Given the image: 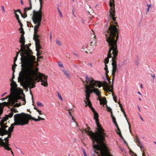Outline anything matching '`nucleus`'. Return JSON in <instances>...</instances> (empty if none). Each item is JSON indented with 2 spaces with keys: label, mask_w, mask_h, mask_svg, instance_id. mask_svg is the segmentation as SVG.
Instances as JSON below:
<instances>
[{
  "label": "nucleus",
  "mask_w": 156,
  "mask_h": 156,
  "mask_svg": "<svg viewBox=\"0 0 156 156\" xmlns=\"http://www.w3.org/2000/svg\"><path fill=\"white\" fill-rule=\"evenodd\" d=\"M109 5L110 9L109 10V15L108 17L110 27L108 30L105 33L107 42L108 43L109 50L108 51L107 57L105 60V63H108L110 58H112V65L113 62L115 61L117 64V57L118 53L117 49V41L119 38L118 26L117 25V23L115 22L116 17H115V12L114 0H110Z\"/></svg>",
  "instance_id": "nucleus-1"
},
{
  "label": "nucleus",
  "mask_w": 156,
  "mask_h": 156,
  "mask_svg": "<svg viewBox=\"0 0 156 156\" xmlns=\"http://www.w3.org/2000/svg\"><path fill=\"white\" fill-rule=\"evenodd\" d=\"M26 57L22 59L21 66L22 73L26 77V84L27 87L30 89L35 87L36 81H41V84L44 87H47L48 84L47 82V76L39 72H36L33 69L35 60V56H31L29 59Z\"/></svg>",
  "instance_id": "nucleus-2"
},
{
  "label": "nucleus",
  "mask_w": 156,
  "mask_h": 156,
  "mask_svg": "<svg viewBox=\"0 0 156 156\" xmlns=\"http://www.w3.org/2000/svg\"><path fill=\"white\" fill-rule=\"evenodd\" d=\"M94 119L95 120L97 127V128H96L97 131L95 133L92 131H87L86 130L85 131L86 133L92 139L93 148L98 150L101 149L102 154H103L105 153H106L107 151L105 144V142H106L105 137L107 136L105 133V130L99 124L98 113L96 112L94 113Z\"/></svg>",
  "instance_id": "nucleus-3"
},
{
  "label": "nucleus",
  "mask_w": 156,
  "mask_h": 156,
  "mask_svg": "<svg viewBox=\"0 0 156 156\" xmlns=\"http://www.w3.org/2000/svg\"><path fill=\"white\" fill-rule=\"evenodd\" d=\"M85 86L86 91L90 94L92 92L95 93L99 97L101 95V92L99 90L95 88L98 87L100 88L102 86V83L99 81H95L92 77L89 78L87 76H86V81L84 83Z\"/></svg>",
  "instance_id": "nucleus-4"
},
{
  "label": "nucleus",
  "mask_w": 156,
  "mask_h": 156,
  "mask_svg": "<svg viewBox=\"0 0 156 156\" xmlns=\"http://www.w3.org/2000/svg\"><path fill=\"white\" fill-rule=\"evenodd\" d=\"M24 35L21 34L20 41V42L21 43V44L20 45L21 48L20 49V51H21L20 54V55H21L20 58L21 62H22V59L24 57H26L27 58V59H29L30 58V57L31 56H34L32 55L33 53L32 50H30L27 45H26L27 46V49L24 46L25 39Z\"/></svg>",
  "instance_id": "nucleus-5"
},
{
  "label": "nucleus",
  "mask_w": 156,
  "mask_h": 156,
  "mask_svg": "<svg viewBox=\"0 0 156 156\" xmlns=\"http://www.w3.org/2000/svg\"><path fill=\"white\" fill-rule=\"evenodd\" d=\"M32 19L34 24H36L34 27L33 38L35 43L39 42H40V40L39 39V38L40 36L38 35L37 33L38 31V29L41 25L42 16L33 15Z\"/></svg>",
  "instance_id": "nucleus-6"
},
{
  "label": "nucleus",
  "mask_w": 156,
  "mask_h": 156,
  "mask_svg": "<svg viewBox=\"0 0 156 156\" xmlns=\"http://www.w3.org/2000/svg\"><path fill=\"white\" fill-rule=\"evenodd\" d=\"M14 120L15 122L12 124H11V126L8 129V130L6 129V128H5V129L7 131H4L1 134L0 133V135L3 136L7 134L8 133H11L13 130L14 128V126L16 125H21L22 126L25 125V123H23L21 119L19 114H17L15 115L14 116Z\"/></svg>",
  "instance_id": "nucleus-7"
},
{
  "label": "nucleus",
  "mask_w": 156,
  "mask_h": 156,
  "mask_svg": "<svg viewBox=\"0 0 156 156\" xmlns=\"http://www.w3.org/2000/svg\"><path fill=\"white\" fill-rule=\"evenodd\" d=\"M10 93L11 95L15 98L20 99L22 98L20 94L22 93V90L20 88L17 87V85L15 82H11L10 84Z\"/></svg>",
  "instance_id": "nucleus-8"
},
{
  "label": "nucleus",
  "mask_w": 156,
  "mask_h": 156,
  "mask_svg": "<svg viewBox=\"0 0 156 156\" xmlns=\"http://www.w3.org/2000/svg\"><path fill=\"white\" fill-rule=\"evenodd\" d=\"M19 114L23 123H25V125L27 124L29 122V120L31 119L36 122L39 121V120L38 119H35L32 117L31 115L30 114H26L24 113H22Z\"/></svg>",
  "instance_id": "nucleus-9"
},
{
  "label": "nucleus",
  "mask_w": 156,
  "mask_h": 156,
  "mask_svg": "<svg viewBox=\"0 0 156 156\" xmlns=\"http://www.w3.org/2000/svg\"><path fill=\"white\" fill-rule=\"evenodd\" d=\"M30 1V6L29 7H26L24 9V14H23L21 12L20 10V9H18L17 10H16V11L17 12H18L20 13L21 15V16L23 18H25L26 17H27V12L30 10H31L32 8V4L30 0H29Z\"/></svg>",
  "instance_id": "nucleus-10"
},
{
  "label": "nucleus",
  "mask_w": 156,
  "mask_h": 156,
  "mask_svg": "<svg viewBox=\"0 0 156 156\" xmlns=\"http://www.w3.org/2000/svg\"><path fill=\"white\" fill-rule=\"evenodd\" d=\"M105 144L107 149V151H106V152H107V153H105V154H102V152H101V149L98 150L96 148H94V152L98 154H99V151H100L101 155H100V154H98V156H112V155L111 154L110 152L109 151L107 147L105 144Z\"/></svg>",
  "instance_id": "nucleus-11"
},
{
  "label": "nucleus",
  "mask_w": 156,
  "mask_h": 156,
  "mask_svg": "<svg viewBox=\"0 0 156 156\" xmlns=\"http://www.w3.org/2000/svg\"><path fill=\"white\" fill-rule=\"evenodd\" d=\"M112 85L114 82L115 80V73L117 69V65L116 64V62L115 61L113 62L112 64Z\"/></svg>",
  "instance_id": "nucleus-12"
},
{
  "label": "nucleus",
  "mask_w": 156,
  "mask_h": 156,
  "mask_svg": "<svg viewBox=\"0 0 156 156\" xmlns=\"http://www.w3.org/2000/svg\"><path fill=\"white\" fill-rule=\"evenodd\" d=\"M40 2V8L39 11H36L35 10H34L33 11V15H35L38 16H42V2L43 0H39Z\"/></svg>",
  "instance_id": "nucleus-13"
},
{
  "label": "nucleus",
  "mask_w": 156,
  "mask_h": 156,
  "mask_svg": "<svg viewBox=\"0 0 156 156\" xmlns=\"http://www.w3.org/2000/svg\"><path fill=\"white\" fill-rule=\"evenodd\" d=\"M6 119H2L1 120L0 122V125L1 127H0V133L2 134L4 131H7L5 129V128H7L8 126L5 125L4 123L5 121H6Z\"/></svg>",
  "instance_id": "nucleus-14"
},
{
  "label": "nucleus",
  "mask_w": 156,
  "mask_h": 156,
  "mask_svg": "<svg viewBox=\"0 0 156 156\" xmlns=\"http://www.w3.org/2000/svg\"><path fill=\"white\" fill-rule=\"evenodd\" d=\"M135 138L136 141H135V142L137 144V145H138V146L140 148L141 151L143 152H144V148L143 146L142 145L138 137L137 136H136Z\"/></svg>",
  "instance_id": "nucleus-15"
},
{
  "label": "nucleus",
  "mask_w": 156,
  "mask_h": 156,
  "mask_svg": "<svg viewBox=\"0 0 156 156\" xmlns=\"http://www.w3.org/2000/svg\"><path fill=\"white\" fill-rule=\"evenodd\" d=\"M36 50L37 51V57L41 55L40 52V49L41 48V46L40 45V42L35 43Z\"/></svg>",
  "instance_id": "nucleus-16"
},
{
  "label": "nucleus",
  "mask_w": 156,
  "mask_h": 156,
  "mask_svg": "<svg viewBox=\"0 0 156 156\" xmlns=\"http://www.w3.org/2000/svg\"><path fill=\"white\" fill-rule=\"evenodd\" d=\"M92 31L93 32V34L94 35L93 37V38L91 39L90 40L91 41L90 42V46L91 47V48H93L94 46H96L95 45L96 43V40L95 38L96 36L94 35V32L93 30Z\"/></svg>",
  "instance_id": "nucleus-17"
},
{
  "label": "nucleus",
  "mask_w": 156,
  "mask_h": 156,
  "mask_svg": "<svg viewBox=\"0 0 156 156\" xmlns=\"http://www.w3.org/2000/svg\"><path fill=\"white\" fill-rule=\"evenodd\" d=\"M85 93L86 98L84 100V101L85 103L86 104V103H88L91 102L90 100V94L86 91H85Z\"/></svg>",
  "instance_id": "nucleus-18"
},
{
  "label": "nucleus",
  "mask_w": 156,
  "mask_h": 156,
  "mask_svg": "<svg viewBox=\"0 0 156 156\" xmlns=\"http://www.w3.org/2000/svg\"><path fill=\"white\" fill-rule=\"evenodd\" d=\"M105 88H106V90L108 92H112V96H113V97L114 96H115L114 93H113V85H112L111 86V89H110V87L108 86V85L106 84V85H105Z\"/></svg>",
  "instance_id": "nucleus-19"
},
{
  "label": "nucleus",
  "mask_w": 156,
  "mask_h": 156,
  "mask_svg": "<svg viewBox=\"0 0 156 156\" xmlns=\"http://www.w3.org/2000/svg\"><path fill=\"white\" fill-rule=\"evenodd\" d=\"M4 140L5 141V142H4L3 140L2 139V138H0V146L2 145V144H9V140L8 138L6 137L4 139Z\"/></svg>",
  "instance_id": "nucleus-20"
},
{
  "label": "nucleus",
  "mask_w": 156,
  "mask_h": 156,
  "mask_svg": "<svg viewBox=\"0 0 156 156\" xmlns=\"http://www.w3.org/2000/svg\"><path fill=\"white\" fill-rule=\"evenodd\" d=\"M10 145L9 144H2L0 146L3 147L5 150L7 151H11V148L9 147Z\"/></svg>",
  "instance_id": "nucleus-21"
},
{
  "label": "nucleus",
  "mask_w": 156,
  "mask_h": 156,
  "mask_svg": "<svg viewBox=\"0 0 156 156\" xmlns=\"http://www.w3.org/2000/svg\"><path fill=\"white\" fill-rule=\"evenodd\" d=\"M17 12L16 10H14V13L15 15V16L16 17V19L17 20L18 23H19L20 25H21V24H23L21 22V20H20L19 16L18 14L16 13V12Z\"/></svg>",
  "instance_id": "nucleus-22"
},
{
  "label": "nucleus",
  "mask_w": 156,
  "mask_h": 156,
  "mask_svg": "<svg viewBox=\"0 0 156 156\" xmlns=\"http://www.w3.org/2000/svg\"><path fill=\"white\" fill-rule=\"evenodd\" d=\"M17 12L16 10H14V13L15 15V16L16 17V19L17 20L18 23H19L20 25H21V24H23L21 22V20H20L19 16L18 14L16 13V12Z\"/></svg>",
  "instance_id": "nucleus-23"
},
{
  "label": "nucleus",
  "mask_w": 156,
  "mask_h": 156,
  "mask_svg": "<svg viewBox=\"0 0 156 156\" xmlns=\"http://www.w3.org/2000/svg\"><path fill=\"white\" fill-rule=\"evenodd\" d=\"M70 110L69 109V115L70 116V118L72 119L73 122H74V126H76L77 125V122L75 121L74 117L72 115L71 112H70Z\"/></svg>",
  "instance_id": "nucleus-24"
},
{
  "label": "nucleus",
  "mask_w": 156,
  "mask_h": 156,
  "mask_svg": "<svg viewBox=\"0 0 156 156\" xmlns=\"http://www.w3.org/2000/svg\"><path fill=\"white\" fill-rule=\"evenodd\" d=\"M87 106H88L89 108H91V110L92 111L93 113L96 112L95 111L94 109L92 107L91 102L86 103L85 106L87 107Z\"/></svg>",
  "instance_id": "nucleus-25"
},
{
  "label": "nucleus",
  "mask_w": 156,
  "mask_h": 156,
  "mask_svg": "<svg viewBox=\"0 0 156 156\" xmlns=\"http://www.w3.org/2000/svg\"><path fill=\"white\" fill-rule=\"evenodd\" d=\"M99 100L100 101V104H101L105 105L107 103V101L105 98L104 97V98L101 100V99H99Z\"/></svg>",
  "instance_id": "nucleus-26"
},
{
  "label": "nucleus",
  "mask_w": 156,
  "mask_h": 156,
  "mask_svg": "<svg viewBox=\"0 0 156 156\" xmlns=\"http://www.w3.org/2000/svg\"><path fill=\"white\" fill-rule=\"evenodd\" d=\"M20 28L19 30H20V33H21L22 35H24V32L23 30V24H21L20 25Z\"/></svg>",
  "instance_id": "nucleus-27"
},
{
  "label": "nucleus",
  "mask_w": 156,
  "mask_h": 156,
  "mask_svg": "<svg viewBox=\"0 0 156 156\" xmlns=\"http://www.w3.org/2000/svg\"><path fill=\"white\" fill-rule=\"evenodd\" d=\"M20 52H21V51H20H20H19V52H18L17 53L16 57H15L14 58V63H15V62L17 60V57L18 56V55L20 53Z\"/></svg>",
  "instance_id": "nucleus-28"
},
{
  "label": "nucleus",
  "mask_w": 156,
  "mask_h": 156,
  "mask_svg": "<svg viewBox=\"0 0 156 156\" xmlns=\"http://www.w3.org/2000/svg\"><path fill=\"white\" fill-rule=\"evenodd\" d=\"M117 128V130L118 131H117V133H118V134H119V136L121 137H122V134H121V131H120L119 127Z\"/></svg>",
  "instance_id": "nucleus-29"
},
{
  "label": "nucleus",
  "mask_w": 156,
  "mask_h": 156,
  "mask_svg": "<svg viewBox=\"0 0 156 156\" xmlns=\"http://www.w3.org/2000/svg\"><path fill=\"white\" fill-rule=\"evenodd\" d=\"M12 97V95H11V94L10 93V94L9 95L7 96L5 98H2L1 99V100L3 101L7 99H8V98L9 99L10 98H11V97Z\"/></svg>",
  "instance_id": "nucleus-30"
},
{
  "label": "nucleus",
  "mask_w": 156,
  "mask_h": 156,
  "mask_svg": "<svg viewBox=\"0 0 156 156\" xmlns=\"http://www.w3.org/2000/svg\"><path fill=\"white\" fill-rule=\"evenodd\" d=\"M16 66L17 65L16 63H14V65L12 66V70L13 71V73H15V69Z\"/></svg>",
  "instance_id": "nucleus-31"
},
{
  "label": "nucleus",
  "mask_w": 156,
  "mask_h": 156,
  "mask_svg": "<svg viewBox=\"0 0 156 156\" xmlns=\"http://www.w3.org/2000/svg\"><path fill=\"white\" fill-rule=\"evenodd\" d=\"M129 153L132 156H137V155L131 150L129 151Z\"/></svg>",
  "instance_id": "nucleus-32"
},
{
  "label": "nucleus",
  "mask_w": 156,
  "mask_h": 156,
  "mask_svg": "<svg viewBox=\"0 0 156 156\" xmlns=\"http://www.w3.org/2000/svg\"><path fill=\"white\" fill-rule=\"evenodd\" d=\"M111 116L112 117V119L113 122H114V123L116 122V119L115 117L113 116V114H112V115H111Z\"/></svg>",
  "instance_id": "nucleus-33"
},
{
  "label": "nucleus",
  "mask_w": 156,
  "mask_h": 156,
  "mask_svg": "<svg viewBox=\"0 0 156 156\" xmlns=\"http://www.w3.org/2000/svg\"><path fill=\"white\" fill-rule=\"evenodd\" d=\"M21 105V104L20 103H19V104L17 103H16L15 105H14V104L13 105L14 106H13L14 107H19Z\"/></svg>",
  "instance_id": "nucleus-34"
},
{
  "label": "nucleus",
  "mask_w": 156,
  "mask_h": 156,
  "mask_svg": "<svg viewBox=\"0 0 156 156\" xmlns=\"http://www.w3.org/2000/svg\"><path fill=\"white\" fill-rule=\"evenodd\" d=\"M14 73H12V78L11 79H10V81L11 82H15L14 80H13V79L15 78V75H14Z\"/></svg>",
  "instance_id": "nucleus-35"
},
{
  "label": "nucleus",
  "mask_w": 156,
  "mask_h": 156,
  "mask_svg": "<svg viewBox=\"0 0 156 156\" xmlns=\"http://www.w3.org/2000/svg\"><path fill=\"white\" fill-rule=\"evenodd\" d=\"M22 99H20H20H22V101H23V102L22 103V105H24L26 103V101L25 99V98H23L22 97Z\"/></svg>",
  "instance_id": "nucleus-36"
},
{
  "label": "nucleus",
  "mask_w": 156,
  "mask_h": 156,
  "mask_svg": "<svg viewBox=\"0 0 156 156\" xmlns=\"http://www.w3.org/2000/svg\"><path fill=\"white\" fill-rule=\"evenodd\" d=\"M107 108L108 111L111 113V115H112V114H113L112 109L109 107H107Z\"/></svg>",
  "instance_id": "nucleus-37"
},
{
  "label": "nucleus",
  "mask_w": 156,
  "mask_h": 156,
  "mask_svg": "<svg viewBox=\"0 0 156 156\" xmlns=\"http://www.w3.org/2000/svg\"><path fill=\"white\" fill-rule=\"evenodd\" d=\"M11 112H12L13 113V112L16 113V112H18V111H17V110L15 108H12L11 109Z\"/></svg>",
  "instance_id": "nucleus-38"
},
{
  "label": "nucleus",
  "mask_w": 156,
  "mask_h": 156,
  "mask_svg": "<svg viewBox=\"0 0 156 156\" xmlns=\"http://www.w3.org/2000/svg\"><path fill=\"white\" fill-rule=\"evenodd\" d=\"M57 94H58V96L59 99L62 101H63V99L61 96V95L58 92Z\"/></svg>",
  "instance_id": "nucleus-39"
},
{
  "label": "nucleus",
  "mask_w": 156,
  "mask_h": 156,
  "mask_svg": "<svg viewBox=\"0 0 156 156\" xmlns=\"http://www.w3.org/2000/svg\"><path fill=\"white\" fill-rule=\"evenodd\" d=\"M13 115V113L11 112L8 115V116L9 118H11Z\"/></svg>",
  "instance_id": "nucleus-40"
},
{
  "label": "nucleus",
  "mask_w": 156,
  "mask_h": 156,
  "mask_svg": "<svg viewBox=\"0 0 156 156\" xmlns=\"http://www.w3.org/2000/svg\"><path fill=\"white\" fill-rule=\"evenodd\" d=\"M37 105L38 107H42L43 106L42 104L39 102H37Z\"/></svg>",
  "instance_id": "nucleus-41"
},
{
  "label": "nucleus",
  "mask_w": 156,
  "mask_h": 156,
  "mask_svg": "<svg viewBox=\"0 0 156 156\" xmlns=\"http://www.w3.org/2000/svg\"><path fill=\"white\" fill-rule=\"evenodd\" d=\"M105 76L106 77H107L108 76V73H109V71L108 70V69H105Z\"/></svg>",
  "instance_id": "nucleus-42"
},
{
  "label": "nucleus",
  "mask_w": 156,
  "mask_h": 156,
  "mask_svg": "<svg viewBox=\"0 0 156 156\" xmlns=\"http://www.w3.org/2000/svg\"><path fill=\"white\" fill-rule=\"evenodd\" d=\"M86 126H87V130L86 129H84V131L86 132L85 131V130H86L87 131H90V128L87 125H86Z\"/></svg>",
  "instance_id": "nucleus-43"
},
{
  "label": "nucleus",
  "mask_w": 156,
  "mask_h": 156,
  "mask_svg": "<svg viewBox=\"0 0 156 156\" xmlns=\"http://www.w3.org/2000/svg\"><path fill=\"white\" fill-rule=\"evenodd\" d=\"M38 119L39 120V121L41 120H44L45 119L42 118L40 116H38Z\"/></svg>",
  "instance_id": "nucleus-44"
},
{
  "label": "nucleus",
  "mask_w": 156,
  "mask_h": 156,
  "mask_svg": "<svg viewBox=\"0 0 156 156\" xmlns=\"http://www.w3.org/2000/svg\"><path fill=\"white\" fill-rule=\"evenodd\" d=\"M107 80H108V82L110 84V82H111V79L109 78L108 76L107 77H106Z\"/></svg>",
  "instance_id": "nucleus-45"
},
{
  "label": "nucleus",
  "mask_w": 156,
  "mask_h": 156,
  "mask_svg": "<svg viewBox=\"0 0 156 156\" xmlns=\"http://www.w3.org/2000/svg\"><path fill=\"white\" fill-rule=\"evenodd\" d=\"M7 134H8V135L7 137L9 138H10L11 137V133H8Z\"/></svg>",
  "instance_id": "nucleus-46"
},
{
  "label": "nucleus",
  "mask_w": 156,
  "mask_h": 156,
  "mask_svg": "<svg viewBox=\"0 0 156 156\" xmlns=\"http://www.w3.org/2000/svg\"><path fill=\"white\" fill-rule=\"evenodd\" d=\"M56 43L58 44L59 45H61V44L60 43V41L58 40H57L56 41Z\"/></svg>",
  "instance_id": "nucleus-47"
},
{
  "label": "nucleus",
  "mask_w": 156,
  "mask_h": 156,
  "mask_svg": "<svg viewBox=\"0 0 156 156\" xmlns=\"http://www.w3.org/2000/svg\"><path fill=\"white\" fill-rule=\"evenodd\" d=\"M59 66L60 67H63V65L62 64V63L61 62H59L58 63Z\"/></svg>",
  "instance_id": "nucleus-48"
},
{
  "label": "nucleus",
  "mask_w": 156,
  "mask_h": 156,
  "mask_svg": "<svg viewBox=\"0 0 156 156\" xmlns=\"http://www.w3.org/2000/svg\"><path fill=\"white\" fill-rule=\"evenodd\" d=\"M113 99L115 101V102H117V101L116 100V96H114L113 97Z\"/></svg>",
  "instance_id": "nucleus-49"
},
{
  "label": "nucleus",
  "mask_w": 156,
  "mask_h": 156,
  "mask_svg": "<svg viewBox=\"0 0 156 156\" xmlns=\"http://www.w3.org/2000/svg\"><path fill=\"white\" fill-rule=\"evenodd\" d=\"M107 64V63H105V67L104 68V69L106 70L107 69H108Z\"/></svg>",
  "instance_id": "nucleus-50"
},
{
  "label": "nucleus",
  "mask_w": 156,
  "mask_h": 156,
  "mask_svg": "<svg viewBox=\"0 0 156 156\" xmlns=\"http://www.w3.org/2000/svg\"><path fill=\"white\" fill-rule=\"evenodd\" d=\"M58 14L59 15L60 17H62V14L61 12L60 11H59L58 12Z\"/></svg>",
  "instance_id": "nucleus-51"
},
{
  "label": "nucleus",
  "mask_w": 156,
  "mask_h": 156,
  "mask_svg": "<svg viewBox=\"0 0 156 156\" xmlns=\"http://www.w3.org/2000/svg\"><path fill=\"white\" fill-rule=\"evenodd\" d=\"M1 8H2V11H3V12H5V9H4V7L2 5L1 6Z\"/></svg>",
  "instance_id": "nucleus-52"
},
{
  "label": "nucleus",
  "mask_w": 156,
  "mask_h": 156,
  "mask_svg": "<svg viewBox=\"0 0 156 156\" xmlns=\"http://www.w3.org/2000/svg\"><path fill=\"white\" fill-rule=\"evenodd\" d=\"M118 104L119 105V106L120 108H122V105L119 102L118 103Z\"/></svg>",
  "instance_id": "nucleus-53"
},
{
  "label": "nucleus",
  "mask_w": 156,
  "mask_h": 156,
  "mask_svg": "<svg viewBox=\"0 0 156 156\" xmlns=\"http://www.w3.org/2000/svg\"><path fill=\"white\" fill-rule=\"evenodd\" d=\"M39 113L40 115H41L42 114L41 113V111L39 110H37V111Z\"/></svg>",
  "instance_id": "nucleus-54"
},
{
  "label": "nucleus",
  "mask_w": 156,
  "mask_h": 156,
  "mask_svg": "<svg viewBox=\"0 0 156 156\" xmlns=\"http://www.w3.org/2000/svg\"><path fill=\"white\" fill-rule=\"evenodd\" d=\"M127 122L128 123V125H129V130H130V132L131 131V130H130V128H131V126L129 124V122H128V121H127Z\"/></svg>",
  "instance_id": "nucleus-55"
},
{
  "label": "nucleus",
  "mask_w": 156,
  "mask_h": 156,
  "mask_svg": "<svg viewBox=\"0 0 156 156\" xmlns=\"http://www.w3.org/2000/svg\"><path fill=\"white\" fill-rule=\"evenodd\" d=\"M123 114H124V115L125 116V117L126 118V120H127V117H126V115L125 113V112H124V113H123Z\"/></svg>",
  "instance_id": "nucleus-56"
},
{
  "label": "nucleus",
  "mask_w": 156,
  "mask_h": 156,
  "mask_svg": "<svg viewBox=\"0 0 156 156\" xmlns=\"http://www.w3.org/2000/svg\"><path fill=\"white\" fill-rule=\"evenodd\" d=\"M63 72H64V74L66 76H68V74L66 73V71L65 70H63Z\"/></svg>",
  "instance_id": "nucleus-57"
},
{
  "label": "nucleus",
  "mask_w": 156,
  "mask_h": 156,
  "mask_svg": "<svg viewBox=\"0 0 156 156\" xmlns=\"http://www.w3.org/2000/svg\"><path fill=\"white\" fill-rule=\"evenodd\" d=\"M121 111L123 112V113H124L125 111L124 109L123 108H121Z\"/></svg>",
  "instance_id": "nucleus-58"
},
{
  "label": "nucleus",
  "mask_w": 156,
  "mask_h": 156,
  "mask_svg": "<svg viewBox=\"0 0 156 156\" xmlns=\"http://www.w3.org/2000/svg\"><path fill=\"white\" fill-rule=\"evenodd\" d=\"M114 124H115V126H116V127H117V128L119 127L118 126L117 122H116Z\"/></svg>",
  "instance_id": "nucleus-59"
},
{
  "label": "nucleus",
  "mask_w": 156,
  "mask_h": 156,
  "mask_svg": "<svg viewBox=\"0 0 156 156\" xmlns=\"http://www.w3.org/2000/svg\"><path fill=\"white\" fill-rule=\"evenodd\" d=\"M83 154H84V156H87L85 151H84V150H83Z\"/></svg>",
  "instance_id": "nucleus-60"
},
{
  "label": "nucleus",
  "mask_w": 156,
  "mask_h": 156,
  "mask_svg": "<svg viewBox=\"0 0 156 156\" xmlns=\"http://www.w3.org/2000/svg\"><path fill=\"white\" fill-rule=\"evenodd\" d=\"M43 58V57L41 56H39L38 57H37L38 59H42Z\"/></svg>",
  "instance_id": "nucleus-61"
},
{
  "label": "nucleus",
  "mask_w": 156,
  "mask_h": 156,
  "mask_svg": "<svg viewBox=\"0 0 156 156\" xmlns=\"http://www.w3.org/2000/svg\"><path fill=\"white\" fill-rule=\"evenodd\" d=\"M147 6H148V8H150L151 6V5L150 4V5H148V4H147Z\"/></svg>",
  "instance_id": "nucleus-62"
},
{
  "label": "nucleus",
  "mask_w": 156,
  "mask_h": 156,
  "mask_svg": "<svg viewBox=\"0 0 156 156\" xmlns=\"http://www.w3.org/2000/svg\"><path fill=\"white\" fill-rule=\"evenodd\" d=\"M7 94V93L6 92H5V93L3 94H2V95H1V97H3L5 95V94Z\"/></svg>",
  "instance_id": "nucleus-63"
},
{
  "label": "nucleus",
  "mask_w": 156,
  "mask_h": 156,
  "mask_svg": "<svg viewBox=\"0 0 156 156\" xmlns=\"http://www.w3.org/2000/svg\"><path fill=\"white\" fill-rule=\"evenodd\" d=\"M151 76L153 78H155V75H154H154H152H152H151Z\"/></svg>",
  "instance_id": "nucleus-64"
}]
</instances>
